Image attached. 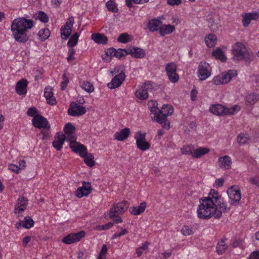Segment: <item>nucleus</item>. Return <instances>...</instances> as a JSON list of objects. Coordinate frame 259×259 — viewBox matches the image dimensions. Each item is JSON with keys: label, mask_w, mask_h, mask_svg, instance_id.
Wrapping results in <instances>:
<instances>
[{"label": "nucleus", "mask_w": 259, "mask_h": 259, "mask_svg": "<svg viewBox=\"0 0 259 259\" xmlns=\"http://www.w3.org/2000/svg\"><path fill=\"white\" fill-rule=\"evenodd\" d=\"M37 113L38 111L35 107H31L29 108L27 112V114L28 116L33 117V118H34V116H36V115H38Z\"/></svg>", "instance_id": "55"}, {"label": "nucleus", "mask_w": 259, "mask_h": 259, "mask_svg": "<svg viewBox=\"0 0 259 259\" xmlns=\"http://www.w3.org/2000/svg\"><path fill=\"white\" fill-rule=\"evenodd\" d=\"M65 140V136L62 133H58L57 136L55 137V140L53 142V146L57 151H60L63 146Z\"/></svg>", "instance_id": "22"}, {"label": "nucleus", "mask_w": 259, "mask_h": 259, "mask_svg": "<svg viewBox=\"0 0 259 259\" xmlns=\"http://www.w3.org/2000/svg\"><path fill=\"white\" fill-rule=\"evenodd\" d=\"M218 163L220 167L225 169H229L231 166L232 161L229 156L225 155L219 158Z\"/></svg>", "instance_id": "25"}, {"label": "nucleus", "mask_w": 259, "mask_h": 259, "mask_svg": "<svg viewBox=\"0 0 259 259\" xmlns=\"http://www.w3.org/2000/svg\"><path fill=\"white\" fill-rule=\"evenodd\" d=\"M237 74V73L236 70H230L228 72L223 73L220 75L223 84H224L229 82L232 77L236 76Z\"/></svg>", "instance_id": "27"}, {"label": "nucleus", "mask_w": 259, "mask_h": 259, "mask_svg": "<svg viewBox=\"0 0 259 259\" xmlns=\"http://www.w3.org/2000/svg\"><path fill=\"white\" fill-rule=\"evenodd\" d=\"M146 207V203L143 202L138 207L133 206L131 207L130 208V212L133 215H139L145 211Z\"/></svg>", "instance_id": "31"}, {"label": "nucleus", "mask_w": 259, "mask_h": 259, "mask_svg": "<svg viewBox=\"0 0 259 259\" xmlns=\"http://www.w3.org/2000/svg\"><path fill=\"white\" fill-rule=\"evenodd\" d=\"M45 97L48 103L51 105H54L56 103V99L53 96L52 89L50 87L46 88L44 92Z\"/></svg>", "instance_id": "28"}, {"label": "nucleus", "mask_w": 259, "mask_h": 259, "mask_svg": "<svg viewBox=\"0 0 259 259\" xmlns=\"http://www.w3.org/2000/svg\"><path fill=\"white\" fill-rule=\"evenodd\" d=\"M127 53L136 58H143L145 56V51L140 48L130 47L127 48Z\"/></svg>", "instance_id": "20"}, {"label": "nucleus", "mask_w": 259, "mask_h": 259, "mask_svg": "<svg viewBox=\"0 0 259 259\" xmlns=\"http://www.w3.org/2000/svg\"><path fill=\"white\" fill-rule=\"evenodd\" d=\"M259 100V95L257 93H252L246 97L245 103L246 105H252Z\"/></svg>", "instance_id": "32"}, {"label": "nucleus", "mask_w": 259, "mask_h": 259, "mask_svg": "<svg viewBox=\"0 0 259 259\" xmlns=\"http://www.w3.org/2000/svg\"><path fill=\"white\" fill-rule=\"evenodd\" d=\"M248 140L249 137L248 135H245L244 134H239L237 138V142L240 144H246Z\"/></svg>", "instance_id": "47"}, {"label": "nucleus", "mask_w": 259, "mask_h": 259, "mask_svg": "<svg viewBox=\"0 0 259 259\" xmlns=\"http://www.w3.org/2000/svg\"><path fill=\"white\" fill-rule=\"evenodd\" d=\"M248 181L252 185L259 186V177L257 176H254L249 178L248 179Z\"/></svg>", "instance_id": "56"}, {"label": "nucleus", "mask_w": 259, "mask_h": 259, "mask_svg": "<svg viewBox=\"0 0 259 259\" xmlns=\"http://www.w3.org/2000/svg\"><path fill=\"white\" fill-rule=\"evenodd\" d=\"M84 157V161L85 163L89 166V167H93L95 164V162L94 161V156L93 154L87 153V155L83 157Z\"/></svg>", "instance_id": "39"}, {"label": "nucleus", "mask_w": 259, "mask_h": 259, "mask_svg": "<svg viewBox=\"0 0 259 259\" xmlns=\"http://www.w3.org/2000/svg\"><path fill=\"white\" fill-rule=\"evenodd\" d=\"M115 52V57H116L117 58L120 59L122 57L128 55L127 48L124 49H118V50H116V51Z\"/></svg>", "instance_id": "48"}, {"label": "nucleus", "mask_w": 259, "mask_h": 259, "mask_svg": "<svg viewBox=\"0 0 259 259\" xmlns=\"http://www.w3.org/2000/svg\"><path fill=\"white\" fill-rule=\"evenodd\" d=\"M32 125L38 128H47L50 130V125L46 118L40 115H36L32 119Z\"/></svg>", "instance_id": "16"}, {"label": "nucleus", "mask_w": 259, "mask_h": 259, "mask_svg": "<svg viewBox=\"0 0 259 259\" xmlns=\"http://www.w3.org/2000/svg\"><path fill=\"white\" fill-rule=\"evenodd\" d=\"M211 68L206 62H201L198 67V75L201 80L206 79L211 74Z\"/></svg>", "instance_id": "8"}, {"label": "nucleus", "mask_w": 259, "mask_h": 259, "mask_svg": "<svg viewBox=\"0 0 259 259\" xmlns=\"http://www.w3.org/2000/svg\"><path fill=\"white\" fill-rule=\"evenodd\" d=\"M28 204V200L24 196L20 197L17 200L15 206L14 213L18 217H22V212L26 209Z\"/></svg>", "instance_id": "14"}, {"label": "nucleus", "mask_w": 259, "mask_h": 259, "mask_svg": "<svg viewBox=\"0 0 259 259\" xmlns=\"http://www.w3.org/2000/svg\"><path fill=\"white\" fill-rule=\"evenodd\" d=\"M148 106L153 116L157 115L159 110L157 107L158 103L157 102L153 100L150 101L148 103Z\"/></svg>", "instance_id": "38"}, {"label": "nucleus", "mask_w": 259, "mask_h": 259, "mask_svg": "<svg viewBox=\"0 0 259 259\" xmlns=\"http://www.w3.org/2000/svg\"><path fill=\"white\" fill-rule=\"evenodd\" d=\"M116 49L114 48L108 49L106 52V55L108 56L115 57Z\"/></svg>", "instance_id": "59"}, {"label": "nucleus", "mask_w": 259, "mask_h": 259, "mask_svg": "<svg viewBox=\"0 0 259 259\" xmlns=\"http://www.w3.org/2000/svg\"><path fill=\"white\" fill-rule=\"evenodd\" d=\"M78 33L76 32L74 34H73L71 37L70 38L69 41L67 43V46L69 48L73 47L76 45L78 40Z\"/></svg>", "instance_id": "41"}, {"label": "nucleus", "mask_w": 259, "mask_h": 259, "mask_svg": "<svg viewBox=\"0 0 259 259\" xmlns=\"http://www.w3.org/2000/svg\"><path fill=\"white\" fill-rule=\"evenodd\" d=\"M181 231L184 236H188L193 233L192 228L188 226H184Z\"/></svg>", "instance_id": "49"}, {"label": "nucleus", "mask_w": 259, "mask_h": 259, "mask_svg": "<svg viewBox=\"0 0 259 259\" xmlns=\"http://www.w3.org/2000/svg\"><path fill=\"white\" fill-rule=\"evenodd\" d=\"M72 32V29L63 26L61 29V35L63 39H66Z\"/></svg>", "instance_id": "42"}, {"label": "nucleus", "mask_w": 259, "mask_h": 259, "mask_svg": "<svg viewBox=\"0 0 259 259\" xmlns=\"http://www.w3.org/2000/svg\"><path fill=\"white\" fill-rule=\"evenodd\" d=\"M177 66L174 62L167 63L165 66V71L169 80L173 83L178 82L179 75L176 72Z\"/></svg>", "instance_id": "9"}, {"label": "nucleus", "mask_w": 259, "mask_h": 259, "mask_svg": "<svg viewBox=\"0 0 259 259\" xmlns=\"http://www.w3.org/2000/svg\"><path fill=\"white\" fill-rule=\"evenodd\" d=\"M248 259H259V251H254L249 255Z\"/></svg>", "instance_id": "63"}, {"label": "nucleus", "mask_w": 259, "mask_h": 259, "mask_svg": "<svg viewBox=\"0 0 259 259\" xmlns=\"http://www.w3.org/2000/svg\"><path fill=\"white\" fill-rule=\"evenodd\" d=\"M212 56L215 59L221 60L222 62L226 61L227 58L221 48H218L212 53Z\"/></svg>", "instance_id": "35"}, {"label": "nucleus", "mask_w": 259, "mask_h": 259, "mask_svg": "<svg viewBox=\"0 0 259 259\" xmlns=\"http://www.w3.org/2000/svg\"><path fill=\"white\" fill-rule=\"evenodd\" d=\"M174 112L172 106L168 104H164L160 110H158L157 115L152 116L153 120L160 123L164 128L168 129L170 127L169 123L167 120V116L171 115Z\"/></svg>", "instance_id": "4"}, {"label": "nucleus", "mask_w": 259, "mask_h": 259, "mask_svg": "<svg viewBox=\"0 0 259 259\" xmlns=\"http://www.w3.org/2000/svg\"><path fill=\"white\" fill-rule=\"evenodd\" d=\"M113 225V223L109 222L105 225H102L100 226V230H107L112 227Z\"/></svg>", "instance_id": "62"}, {"label": "nucleus", "mask_w": 259, "mask_h": 259, "mask_svg": "<svg viewBox=\"0 0 259 259\" xmlns=\"http://www.w3.org/2000/svg\"><path fill=\"white\" fill-rule=\"evenodd\" d=\"M208 26L210 29L212 31H217L219 29L218 24L215 23L213 19L212 18L209 19Z\"/></svg>", "instance_id": "52"}, {"label": "nucleus", "mask_w": 259, "mask_h": 259, "mask_svg": "<svg viewBox=\"0 0 259 259\" xmlns=\"http://www.w3.org/2000/svg\"><path fill=\"white\" fill-rule=\"evenodd\" d=\"M107 246L105 244L103 245L101 250L99 254L98 257L106 258V254L107 252Z\"/></svg>", "instance_id": "54"}, {"label": "nucleus", "mask_w": 259, "mask_h": 259, "mask_svg": "<svg viewBox=\"0 0 259 259\" xmlns=\"http://www.w3.org/2000/svg\"><path fill=\"white\" fill-rule=\"evenodd\" d=\"M146 134H142L139 132L135 137L136 139V144L138 149L142 151H145L149 149L150 144L146 140Z\"/></svg>", "instance_id": "11"}, {"label": "nucleus", "mask_w": 259, "mask_h": 259, "mask_svg": "<svg viewBox=\"0 0 259 259\" xmlns=\"http://www.w3.org/2000/svg\"><path fill=\"white\" fill-rule=\"evenodd\" d=\"M74 20L73 17H72V16L69 17L68 18L67 22H66V23L64 25V26L67 27L68 28H70L71 29H72V27H73V23H74Z\"/></svg>", "instance_id": "57"}, {"label": "nucleus", "mask_w": 259, "mask_h": 259, "mask_svg": "<svg viewBox=\"0 0 259 259\" xmlns=\"http://www.w3.org/2000/svg\"><path fill=\"white\" fill-rule=\"evenodd\" d=\"M175 30V27L170 24H164L161 25L160 29L159 34L161 36H163L166 34L171 33Z\"/></svg>", "instance_id": "30"}, {"label": "nucleus", "mask_w": 259, "mask_h": 259, "mask_svg": "<svg viewBox=\"0 0 259 259\" xmlns=\"http://www.w3.org/2000/svg\"><path fill=\"white\" fill-rule=\"evenodd\" d=\"M126 203V201H122L112 205L109 213L110 219H113L114 217H118L122 214L127 209Z\"/></svg>", "instance_id": "7"}, {"label": "nucleus", "mask_w": 259, "mask_h": 259, "mask_svg": "<svg viewBox=\"0 0 259 259\" xmlns=\"http://www.w3.org/2000/svg\"><path fill=\"white\" fill-rule=\"evenodd\" d=\"M240 110V107L237 105L228 108L221 104L212 105L209 107V111L214 115H233Z\"/></svg>", "instance_id": "5"}, {"label": "nucleus", "mask_w": 259, "mask_h": 259, "mask_svg": "<svg viewBox=\"0 0 259 259\" xmlns=\"http://www.w3.org/2000/svg\"><path fill=\"white\" fill-rule=\"evenodd\" d=\"M130 133V130L128 128H124L120 132L115 133L114 138L118 141H122L128 137Z\"/></svg>", "instance_id": "26"}, {"label": "nucleus", "mask_w": 259, "mask_h": 259, "mask_svg": "<svg viewBox=\"0 0 259 259\" xmlns=\"http://www.w3.org/2000/svg\"><path fill=\"white\" fill-rule=\"evenodd\" d=\"M224 184V180L223 179H218L215 181V184L218 187H221L223 186Z\"/></svg>", "instance_id": "64"}, {"label": "nucleus", "mask_w": 259, "mask_h": 259, "mask_svg": "<svg viewBox=\"0 0 259 259\" xmlns=\"http://www.w3.org/2000/svg\"><path fill=\"white\" fill-rule=\"evenodd\" d=\"M210 196H211L212 200L214 203V210H218L223 212L227 211L230 208L227 207V205L224 202L223 198L219 193L214 190H210Z\"/></svg>", "instance_id": "6"}, {"label": "nucleus", "mask_w": 259, "mask_h": 259, "mask_svg": "<svg viewBox=\"0 0 259 259\" xmlns=\"http://www.w3.org/2000/svg\"><path fill=\"white\" fill-rule=\"evenodd\" d=\"M84 235L85 232L83 231L76 233H71L64 237L62 239V242L67 244H70L79 241Z\"/></svg>", "instance_id": "17"}, {"label": "nucleus", "mask_w": 259, "mask_h": 259, "mask_svg": "<svg viewBox=\"0 0 259 259\" xmlns=\"http://www.w3.org/2000/svg\"><path fill=\"white\" fill-rule=\"evenodd\" d=\"M41 133L42 135V137L41 138L42 140H46L48 139L50 134L49 130L43 128L41 131Z\"/></svg>", "instance_id": "58"}, {"label": "nucleus", "mask_w": 259, "mask_h": 259, "mask_svg": "<svg viewBox=\"0 0 259 259\" xmlns=\"http://www.w3.org/2000/svg\"><path fill=\"white\" fill-rule=\"evenodd\" d=\"M37 18L44 23H47L49 21L47 15L42 11L39 12Z\"/></svg>", "instance_id": "50"}, {"label": "nucleus", "mask_w": 259, "mask_h": 259, "mask_svg": "<svg viewBox=\"0 0 259 259\" xmlns=\"http://www.w3.org/2000/svg\"><path fill=\"white\" fill-rule=\"evenodd\" d=\"M50 35V30L47 28L40 29L38 33V36L41 41L46 40L49 37Z\"/></svg>", "instance_id": "40"}, {"label": "nucleus", "mask_w": 259, "mask_h": 259, "mask_svg": "<svg viewBox=\"0 0 259 259\" xmlns=\"http://www.w3.org/2000/svg\"><path fill=\"white\" fill-rule=\"evenodd\" d=\"M227 194L229 197L230 203L233 205H237L241 197L240 190L235 189L234 186H232L228 189Z\"/></svg>", "instance_id": "10"}, {"label": "nucleus", "mask_w": 259, "mask_h": 259, "mask_svg": "<svg viewBox=\"0 0 259 259\" xmlns=\"http://www.w3.org/2000/svg\"><path fill=\"white\" fill-rule=\"evenodd\" d=\"M242 23L244 27H247L252 20H256L259 17L257 12L246 13L242 15Z\"/></svg>", "instance_id": "24"}, {"label": "nucleus", "mask_w": 259, "mask_h": 259, "mask_svg": "<svg viewBox=\"0 0 259 259\" xmlns=\"http://www.w3.org/2000/svg\"><path fill=\"white\" fill-rule=\"evenodd\" d=\"M209 151V149L206 148L200 147L197 149L194 148L193 157L196 158H200L202 155L208 153Z\"/></svg>", "instance_id": "36"}, {"label": "nucleus", "mask_w": 259, "mask_h": 259, "mask_svg": "<svg viewBox=\"0 0 259 259\" xmlns=\"http://www.w3.org/2000/svg\"><path fill=\"white\" fill-rule=\"evenodd\" d=\"M91 38L96 43L99 44L105 45L108 41L107 37L104 34L93 33L91 36Z\"/></svg>", "instance_id": "29"}, {"label": "nucleus", "mask_w": 259, "mask_h": 259, "mask_svg": "<svg viewBox=\"0 0 259 259\" xmlns=\"http://www.w3.org/2000/svg\"><path fill=\"white\" fill-rule=\"evenodd\" d=\"M232 59L235 62L244 61L249 64L252 61L253 55L249 53L245 45L240 42H236L232 47Z\"/></svg>", "instance_id": "3"}, {"label": "nucleus", "mask_w": 259, "mask_h": 259, "mask_svg": "<svg viewBox=\"0 0 259 259\" xmlns=\"http://www.w3.org/2000/svg\"><path fill=\"white\" fill-rule=\"evenodd\" d=\"M81 87L82 89L89 93L92 92L94 90L93 84L88 81H83Z\"/></svg>", "instance_id": "45"}, {"label": "nucleus", "mask_w": 259, "mask_h": 259, "mask_svg": "<svg viewBox=\"0 0 259 259\" xmlns=\"http://www.w3.org/2000/svg\"><path fill=\"white\" fill-rule=\"evenodd\" d=\"M75 130V127L72 125L70 123H67L66 124L64 131L66 135H68L69 139V141L71 140H76V138L72 135L74 133Z\"/></svg>", "instance_id": "33"}, {"label": "nucleus", "mask_w": 259, "mask_h": 259, "mask_svg": "<svg viewBox=\"0 0 259 259\" xmlns=\"http://www.w3.org/2000/svg\"><path fill=\"white\" fill-rule=\"evenodd\" d=\"M62 78L63 81L61 83V89L62 90H64L69 82V78L66 76L65 73L63 75Z\"/></svg>", "instance_id": "53"}, {"label": "nucleus", "mask_w": 259, "mask_h": 259, "mask_svg": "<svg viewBox=\"0 0 259 259\" xmlns=\"http://www.w3.org/2000/svg\"><path fill=\"white\" fill-rule=\"evenodd\" d=\"M106 6L109 11L116 13L118 11V9L116 6L115 3L111 0L109 1L106 4Z\"/></svg>", "instance_id": "46"}, {"label": "nucleus", "mask_w": 259, "mask_h": 259, "mask_svg": "<svg viewBox=\"0 0 259 259\" xmlns=\"http://www.w3.org/2000/svg\"><path fill=\"white\" fill-rule=\"evenodd\" d=\"M92 190L91 183L83 182L82 186L79 187L76 191V196L78 198L87 196L91 192Z\"/></svg>", "instance_id": "19"}, {"label": "nucleus", "mask_w": 259, "mask_h": 259, "mask_svg": "<svg viewBox=\"0 0 259 259\" xmlns=\"http://www.w3.org/2000/svg\"><path fill=\"white\" fill-rule=\"evenodd\" d=\"M70 148L75 153H78L81 157H84L87 153L86 147L76 142V140H71L70 141Z\"/></svg>", "instance_id": "15"}, {"label": "nucleus", "mask_w": 259, "mask_h": 259, "mask_svg": "<svg viewBox=\"0 0 259 259\" xmlns=\"http://www.w3.org/2000/svg\"><path fill=\"white\" fill-rule=\"evenodd\" d=\"M125 75L123 71H121L117 75H115L111 81L107 84V87L111 89H114L119 87L125 79Z\"/></svg>", "instance_id": "18"}, {"label": "nucleus", "mask_w": 259, "mask_h": 259, "mask_svg": "<svg viewBox=\"0 0 259 259\" xmlns=\"http://www.w3.org/2000/svg\"><path fill=\"white\" fill-rule=\"evenodd\" d=\"M162 22L157 19H153L149 20L147 27L151 32L160 31Z\"/></svg>", "instance_id": "23"}, {"label": "nucleus", "mask_w": 259, "mask_h": 259, "mask_svg": "<svg viewBox=\"0 0 259 259\" xmlns=\"http://www.w3.org/2000/svg\"><path fill=\"white\" fill-rule=\"evenodd\" d=\"M34 225V221L30 217H26L24 218V222L22 225L23 227L29 229L31 228Z\"/></svg>", "instance_id": "44"}, {"label": "nucleus", "mask_w": 259, "mask_h": 259, "mask_svg": "<svg viewBox=\"0 0 259 259\" xmlns=\"http://www.w3.org/2000/svg\"><path fill=\"white\" fill-rule=\"evenodd\" d=\"M34 25L33 21L25 17L15 19L12 22L11 30L15 41L25 43L29 39L26 32Z\"/></svg>", "instance_id": "1"}, {"label": "nucleus", "mask_w": 259, "mask_h": 259, "mask_svg": "<svg viewBox=\"0 0 259 259\" xmlns=\"http://www.w3.org/2000/svg\"><path fill=\"white\" fill-rule=\"evenodd\" d=\"M130 37V35L126 33H123L120 34V35L118 36L117 38L118 41L122 43H126L129 40L128 38Z\"/></svg>", "instance_id": "51"}, {"label": "nucleus", "mask_w": 259, "mask_h": 259, "mask_svg": "<svg viewBox=\"0 0 259 259\" xmlns=\"http://www.w3.org/2000/svg\"><path fill=\"white\" fill-rule=\"evenodd\" d=\"M68 114L72 116H79L86 113L85 108L76 103L71 102L68 109Z\"/></svg>", "instance_id": "12"}, {"label": "nucleus", "mask_w": 259, "mask_h": 259, "mask_svg": "<svg viewBox=\"0 0 259 259\" xmlns=\"http://www.w3.org/2000/svg\"><path fill=\"white\" fill-rule=\"evenodd\" d=\"M194 148L192 145H187L181 149V152L183 154L191 155L193 157Z\"/></svg>", "instance_id": "43"}, {"label": "nucleus", "mask_w": 259, "mask_h": 259, "mask_svg": "<svg viewBox=\"0 0 259 259\" xmlns=\"http://www.w3.org/2000/svg\"><path fill=\"white\" fill-rule=\"evenodd\" d=\"M28 81L25 79H22L18 81L16 85V92L19 95H25L27 93L26 88Z\"/></svg>", "instance_id": "21"}, {"label": "nucleus", "mask_w": 259, "mask_h": 259, "mask_svg": "<svg viewBox=\"0 0 259 259\" xmlns=\"http://www.w3.org/2000/svg\"><path fill=\"white\" fill-rule=\"evenodd\" d=\"M182 3V0H167V3L169 5L174 6L177 5L178 6L180 5Z\"/></svg>", "instance_id": "61"}, {"label": "nucleus", "mask_w": 259, "mask_h": 259, "mask_svg": "<svg viewBox=\"0 0 259 259\" xmlns=\"http://www.w3.org/2000/svg\"><path fill=\"white\" fill-rule=\"evenodd\" d=\"M225 239H222L218 243L217 252L219 254H223L228 248V245L225 243Z\"/></svg>", "instance_id": "37"}, {"label": "nucleus", "mask_w": 259, "mask_h": 259, "mask_svg": "<svg viewBox=\"0 0 259 259\" xmlns=\"http://www.w3.org/2000/svg\"><path fill=\"white\" fill-rule=\"evenodd\" d=\"M205 42L209 48L213 47L217 42V37L213 34H209L205 37Z\"/></svg>", "instance_id": "34"}, {"label": "nucleus", "mask_w": 259, "mask_h": 259, "mask_svg": "<svg viewBox=\"0 0 259 259\" xmlns=\"http://www.w3.org/2000/svg\"><path fill=\"white\" fill-rule=\"evenodd\" d=\"M212 81L215 85H220L223 84L220 75H218L213 78Z\"/></svg>", "instance_id": "60"}, {"label": "nucleus", "mask_w": 259, "mask_h": 259, "mask_svg": "<svg viewBox=\"0 0 259 259\" xmlns=\"http://www.w3.org/2000/svg\"><path fill=\"white\" fill-rule=\"evenodd\" d=\"M200 204L198 205L197 212L198 218L202 219H208L211 217L219 219L222 217L221 211L214 210V203L210 196V192L208 196L199 199Z\"/></svg>", "instance_id": "2"}, {"label": "nucleus", "mask_w": 259, "mask_h": 259, "mask_svg": "<svg viewBox=\"0 0 259 259\" xmlns=\"http://www.w3.org/2000/svg\"><path fill=\"white\" fill-rule=\"evenodd\" d=\"M152 87L150 81L146 82L140 89L136 91L135 96L142 100L147 99L148 97V92L152 89Z\"/></svg>", "instance_id": "13"}]
</instances>
